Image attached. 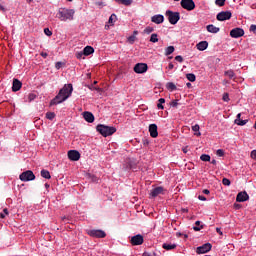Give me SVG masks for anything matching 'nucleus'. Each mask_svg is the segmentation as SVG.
Returning <instances> with one entry per match:
<instances>
[{
    "label": "nucleus",
    "instance_id": "1",
    "mask_svg": "<svg viewBox=\"0 0 256 256\" xmlns=\"http://www.w3.org/2000/svg\"><path fill=\"white\" fill-rule=\"evenodd\" d=\"M73 93V84H64L56 95V97L51 100L50 106L58 105L65 102Z\"/></svg>",
    "mask_w": 256,
    "mask_h": 256
},
{
    "label": "nucleus",
    "instance_id": "2",
    "mask_svg": "<svg viewBox=\"0 0 256 256\" xmlns=\"http://www.w3.org/2000/svg\"><path fill=\"white\" fill-rule=\"evenodd\" d=\"M75 15L74 9L59 8L56 18L61 22L73 21Z\"/></svg>",
    "mask_w": 256,
    "mask_h": 256
},
{
    "label": "nucleus",
    "instance_id": "3",
    "mask_svg": "<svg viewBox=\"0 0 256 256\" xmlns=\"http://www.w3.org/2000/svg\"><path fill=\"white\" fill-rule=\"evenodd\" d=\"M97 132H99L103 137L111 136L117 132L116 127H109L106 125L99 124L96 127Z\"/></svg>",
    "mask_w": 256,
    "mask_h": 256
},
{
    "label": "nucleus",
    "instance_id": "4",
    "mask_svg": "<svg viewBox=\"0 0 256 256\" xmlns=\"http://www.w3.org/2000/svg\"><path fill=\"white\" fill-rule=\"evenodd\" d=\"M87 234L90 237H94L97 239H104L107 237L106 231H104L102 229H90L87 231Z\"/></svg>",
    "mask_w": 256,
    "mask_h": 256
},
{
    "label": "nucleus",
    "instance_id": "5",
    "mask_svg": "<svg viewBox=\"0 0 256 256\" xmlns=\"http://www.w3.org/2000/svg\"><path fill=\"white\" fill-rule=\"evenodd\" d=\"M166 17H168V20L171 25H176L180 20V13L179 12H173L171 10L166 11Z\"/></svg>",
    "mask_w": 256,
    "mask_h": 256
},
{
    "label": "nucleus",
    "instance_id": "6",
    "mask_svg": "<svg viewBox=\"0 0 256 256\" xmlns=\"http://www.w3.org/2000/svg\"><path fill=\"white\" fill-rule=\"evenodd\" d=\"M19 178L22 182H31L36 179V176L33 173V171L27 170V171L21 173Z\"/></svg>",
    "mask_w": 256,
    "mask_h": 256
},
{
    "label": "nucleus",
    "instance_id": "7",
    "mask_svg": "<svg viewBox=\"0 0 256 256\" xmlns=\"http://www.w3.org/2000/svg\"><path fill=\"white\" fill-rule=\"evenodd\" d=\"M232 18V12L231 11H221L216 15V20L218 22H225L229 21Z\"/></svg>",
    "mask_w": 256,
    "mask_h": 256
},
{
    "label": "nucleus",
    "instance_id": "8",
    "mask_svg": "<svg viewBox=\"0 0 256 256\" xmlns=\"http://www.w3.org/2000/svg\"><path fill=\"white\" fill-rule=\"evenodd\" d=\"M181 7L186 11H194L196 4L193 0H182Z\"/></svg>",
    "mask_w": 256,
    "mask_h": 256
},
{
    "label": "nucleus",
    "instance_id": "9",
    "mask_svg": "<svg viewBox=\"0 0 256 256\" xmlns=\"http://www.w3.org/2000/svg\"><path fill=\"white\" fill-rule=\"evenodd\" d=\"M212 250V244L210 242H207L206 244H202V246H198L196 248V254H205Z\"/></svg>",
    "mask_w": 256,
    "mask_h": 256
},
{
    "label": "nucleus",
    "instance_id": "10",
    "mask_svg": "<svg viewBox=\"0 0 256 256\" xmlns=\"http://www.w3.org/2000/svg\"><path fill=\"white\" fill-rule=\"evenodd\" d=\"M245 35V31L242 28H234L230 31V37L234 39L241 38Z\"/></svg>",
    "mask_w": 256,
    "mask_h": 256
},
{
    "label": "nucleus",
    "instance_id": "11",
    "mask_svg": "<svg viewBox=\"0 0 256 256\" xmlns=\"http://www.w3.org/2000/svg\"><path fill=\"white\" fill-rule=\"evenodd\" d=\"M148 66L146 63H137L134 66V72L137 74H143L147 72Z\"/></svg>",
    "mask_w": 256,
    "mask_h": 256
},
{
    "label": "nucleus",
    "instance_id": "12",
    "mask_svg": "<svg viewBox=\"0 0 256 256\" xmlns=\"http://www.w3.org/2000/svg\"><path fill=\"white\" fill-rule=\"evenodd\" d=\"M67 155L70 161H79L81 159V154L77 150H69Z\"/></svg>",
    "mask_w": 256,
    "mask_h": 256
},
{
    "label": "nucleus",
    "instance_id": "13",
    "mask_svg": "<svg viewBox=\"0 0 256 256\" xmlns=\"http://www.w3.org/2000/svg\"><path fill=\"white\" fill-rule=\"evenodd\" d=\"M130 243L133 246L142 245L144 243V238H143V236H141V234H136L135 236H132Z\"/></svg>",
    "mask_w": 256,
    "mask_h": 256
},
{
    "label": "nucleus",
    "instance_id": "14",
    "mask_svg": "<svg viewBox=\"0 0 256 256\" xmlns=\"http://www.w3.org/2000/svg\"><path fill=\"white\" fill-rule=\"evenodd\" d=\"M250 199L249 194L246 191L239 192L236 196V202L243 203Z\"/></svg>",
    "mask_w": 256,
    "mask_h": 256
},
{
    "label": "nucleus",
    "instance_id": "15",
    "mask_svg": "<svg viewBox=\"0 0 256 256\" xmlns=\"http://www.w3.org/2000/svg\"><path fill=\"white\" fill-rule=\"evenodd\" d=\"M165 189L162 186L155 187L151 190L150 196L156 198L159 195H164Z\"/></svg>",
    "mask_w": 256,
    "mask_h": 256
},
{
    "label": "nucleus",
    "instance_id": "16",
    "mask_svg": "<svg viewBox=\"0 0 256 256\" xmlns=\"http://www.w3.org/2000/svg\"><path fill=\"white\" fill-rule=\"evenodd\" d=\"M151 21L156 25H160L164 22V16L161 14L154 15L152 16Z\"/></svg>",
    "mask_w": 256,
    "mask_h": 256
},
{
    "label": "nucleus",
    "instance_id": "17",
    "mask_svg": "<svg viewBox=\"0 0 256 256\" xmlns=\"http://www.w3.org/2000/svg\"><path fill=\"white\" fill-rule=\"evenodd\" d=\"M83 118L85 121H87L88 123H93L95 121V116L93 113L91 112H84L83 113Z\"/></svg>",
    "mask_w": 256,
    "mask_h": 256
},
{
    "label": "nucleus",
    "instance_id": "18",
    "mask_svg": "<svg viewBox=\"0 0 256 256\" xmlns=\"http://www.w3.org/2000/svg\"><path fill=\"white\" fill-rule=\"evenodd\" d=\"M206 31L211 34H217L220 32V28L214 26L213 24H209L206 26Z\"/></svg>",
    "mask_w": 256,
    "mask_h": 256
},
{
    "label": "nucleus",
    "instance_id": "19",
    "mask_svg": "<svg viewBox=\"0 0 256 256\" xmlns=\"http://www.w3.org/2000/svg\"><path fill=\"white\" fill-rule=\"evenodd\" d=\"M149 132L151 137L156 138L158 136V127L156 124H151L149 126Z\"/></svg>",
    "mask_w": 256,
    "mask_h": 256
},
{
    "label": "nucleus",
    "instance_id": "20",
    "mask_svg": "<svg viewBox=\"0 0 256 256\" xmlns=\"http://www.w3.org/2000/svg\"><path fill=\"white\" fill-rule=\"evenodd\" d=\"M21 87H22V82H20V80H17V78H14L12 91L18 92L21 89Z\"/></svg>",
    "mask_w": 256,
    "mask_h": 256
},
{
    "label": "nucleus",
    "instance_id": "21",
    "mask_svg": "<svg viewBox=\"0 0 256 256\" xmlns=\"http://www.w3.org/2000/svg\"><path fill=\"white\" fill-rule=\"evenodd\" d=\"M209 46V43L207 41H200L198 44H196V48H198V51H205Z\"/></svg>",
    "mask_w": 256,
    "mask_h": 256
},
{
    "label": "nucleus",
    "instance_id": "22",
    "mask_svg": "<svg viewBox=\"0 0 256 256\" xmlns=\"http://www.w3.org/2000/svg\"><path fill=\"white\" fill-rule=\"evenodd\" d=\"M95 52V49L92 46H86L83 49L84 56H90Z\"/></svg>",
    "mask_w": 256,
    "mask_h": 256
},
{
    "label": "nucleus",
    "instance_id": "23",
    "mask_svg": "<svg viewBox=\"0 0 256 256\" xmlns=\"http://www.w3.org/2000/svg\"><path fill=\"white\" fill-rule=\"evenodd\" d=\"M224 75L227 76L231 80H235V72L232 69L226 70Z\"/></svg>",
    "mask_w": 256,
    "mask_h": 256
},
{
    "label": "nucleus",
    "instance_id": "24",
    "mask_svg": "<svg viewBox=\"0 0 256 256\" xmlns=\"http://www.w3.org/2000/svg\"><path fill=\"white\" fill-rule=\"evenodd\" d=\"M40 176H42V178L46 179V180H50L51 179V174L48 170H42L40 171Z\"/></svg>",
    "mask_w": 256,
    "mask_h": 256
},
{
    "label": "nucleus",
    "instance_id": "25",
    "mask_svg": "<svg viewBox=\"0 0 256 256\" xmlns=\"http://www.w3.org/2000/svg\"><path fill=\"white\" fill-rule=\"evenodd\" d=\"M162 247H163V249H165L167 251H170V250L176 249L177 244H167V243H165V244H163Z\"/></svg>",
    "mask_w": 256,
    "mask_h": 256
},
{
    "label": "nucleus",
    "instance_id": "26",
    "mask_svg": "<svg viewBox=\"0 0 256 256\" xmlns=\"http://www.w3.org/2000/svg\"><path fill=\"white\" fill-rule=\"evenodd\" d=\"M116 3H119L120 5H125L126 7H129L132 5V0H115Z\"/></svg>",
    "mask_w": 256,
    "mask_h": 256
},
{
    "label": "nucleus",
    "instance_id": "27",
    "mask_svg": "<svg viewBox=\"0 0 256 256\" xmlns=\"http://www.w3.org/2000/svg\"><path fill=\"white\" fill-rule=\"evenodd\" d=\"M115 22H117V15L112 14V15L109 17V19H108V24H109L110 26H113V25H115Z\"/></svg>",
    "mask_w": 256,
    "mask_h": 256
},
{
    "label": "nucleus",
    "instance_id": "28",
    "mask_svg": "<svg viewBox=\"0 0 256 256\" xmlns=\"http://www.w3.org/2000/svg\"><path fill=\"white\" fill-rule=\"evenodd\" d=\"M175 51V48L174 46H168L166 49H165V56H170L171 54H173Z\"/></svg>",
    "mask_w": 256,
    "mask_h": 256
},
{
    "label": "nucleus",
    "instance_id": "29",
    "mask_svg": "<svg viewBox=\"0 0 256 256\" xmlns=\"http://www.w3.org/2000/svg\"><path fill=\"white\" fill-rule=\"evenodd\" d=\"M186 79L190 82H195L196 81V75L194 73H188L186 74Z\"/></svg>",
    "mask_w": 256,
    "mask_h": 256
},
{
    "label": "nucleus",
    "instance_id": "30",
    "mask_svg": "<svg viewBox=\"0 0 256 256\" xmlns=\"http://www.w3.org/2000/svg\"><path fill=\"white\" fill-rule=\"evenodd\" d=\"M192 131L196 132V133H194V135L201 136V133L199 132L200 131V126L198 124L192 126Z\"/></svg>",
    "mask_w": 256,
    "mask_h": 256
},
{
    "label": "nucleus",
    "instance_id": "31",
    "mask_svg": "<svg viewBox=\"0 0 256 256\" xmlns=\"http://www.w3.org/2000/svg\"><path fill=\"white\" fill-rule=\"evenodd\" d=\"M167 89L170 91H175L177 89V86L176 84H174V82H168Z\"/></svg>",
    "mask_w": 256,
    "mask_h": 256
},
{
    "label": "nucleus",
    "instance_id": "32",
    "mask_svg": "<svg viewBox=\"0 0 256 256\" xmlns=\"http://www.w3.org/2000/svg\"><path fill=\"white\" fill-rule=\"evenodd\" d=\"M200 161H205V162L211 161V156L208 155V154H202V155L200 156Z\"/></svg>",
    "mask_w": 256,
    "mask_h": 256
},
{
    "label": "nucleus",
    "instance_id": "33",
    "mask_svg": "<svg viewBox=\"0 0 256 256\" xmlns=\"http://www.w3.org/2000/svg\"><path fill=\"white\" fill-rule=\"evenodd\" d=\"M159 40H158V35L156 33H153L151 35V38H150V42L151 43H157Z\"/></svg>",
    "mask_w": 256,
    "mask_h": 256
},
{
    "label": "nucleus",
    "instance_id": "34",
    "mask_svg": "<svg viewBox=\"0 0 256 256\" xmlns=\"http://www.w3.org/2000/svg\"><path fill=\"white\" fill-rule=\"evenodd\" d=\"M56 117V114L53 112L46 113V119L53 120Z\"/></svg>",
    "mask_w": 256,
    "mask_h": 256
},
{
    "label": "nucleus",
    "instance_id": "35",
    "mask_svg": "<svg viewBox=\"0 0 256 256\" xmlns=\"http://www.w3.org/2000/svg\"><path fill=\"white\" fill-rule=\"evenodd\" d=\"M222 184H223V186L229 187V186H231V181L228 178H223Z\"/></svg>",
    "mask_w": 256,
    "mask_h": 256
},
{
    "label": "nucleus",
    "instance_id": "36",
    "mask_svg": "<svg viewBox=\"0 0 256 256\" xmlns=\"http://www.w3.org/2000/svg\"><path fill=\"white\" fill-rule=\"evenodd\" d=\"M226 0H215V5L218 7H224Z\"/></svg>",
    "mask_w": 256,
    "mask_h": 256
},
{
    "label": "nucleus",
    "instance_id": "37",
    "mask_svg": "<svg viewBox=\"0 0 256 256\" xmlns=\"http://www.w3.org/2000/svg\"><path fill=\"white\" fill-rule=\"evenodd\" d=\"M83 56H85L84 51L76 52V54H75V57H76L78 60H81V59L83 58Z\"/></svg>",
    "mask_w": 256,
    "mask_h": 256
},
{
    "label": "nucleus",
    "instance_id": "38",
    "mask_svg": "<svg viewBox=\"0 0 256 256\" xmlns=\"http://www.w3.org/2000/svg\"><path fill=\"white\" fill-rule=\"evenodd\" d=\"M136 41V36L135 35H131L128 37V43L133 45L134 42Z\"/></svg>",
    "mask_w": 256,
    "mask_h": 256
},
{
    "label": "nucleus",
    "instance_id": "39",
    "mask_svg": "<svg viewBox=\"0 0 256 256\" xmlns=\"http://www.w3.org/2000/svg\"><path fill=\"white\" fill-rule=\"evenodd\" d=\"M153 31H154V28L148 26V27L145 28L144 33L147 34V35H149V34H151Z\"/></svg>",
    "mask_w": 256,
    "mask_h": 256
},
{
    "label": "nucleus",
    "instance_id": "40",
    "mask_svg": "<svg viewBox=\"0 0 256 256\" xmlns=\"http://www.w3.org/2000/svg\"><path fill=\"white\" fill-rule=\"evenodd\" d=\"M44 34L47 37H51L53 35L52 31L49 28H44Z\"/></svg>",
    "mask_w": 256,
    "mask_h": 256
},
{
    "label": "nucleus",
    "instance_id": "41",
    "mask_svg": "<svg viewBox=\"0 0 256 256\" xmlns=\"http://www.w3.org/2000/svg\"><path fill=\"white\" fill-rule=\"evenodd\" d=\"M216 155H217V157H224L225 152H224V150H222V149H218V150L216 151Z\"/></svg>",
    "mask_w": 256,
    "mask_h": 256
},
{
    "label": "nucleus",
    "instance_id": "42",
    "mask_svg": "<svg viewBox=\"0 0 256 256\" xmlns=\"http://www.w3.org/2000/svg\"><path fill=\"white\" fill-rule=\"evenodd\" d=\"M248 121L249 120H242V119H240L237 123H235V124H237V125H239V126H244V125H246L247 123H248Z\"/></svg>",
    "mask_w": 256,
    "mask_h": 256
},
{
    "label": "nucleus",
    "instance_id": "43",
    "mask_svg": "<svg viewBox=\"0 0 256 256\" xmlns=\"http://www.w3.org/2000/svg\"><path fill=\"white\" fill-rule=\"evenodd\" d=\"M3 212H4V213H0V218H1V219H4V218H5V216L9 214V212H8V209H7V208H4V209H3Z\"/></svg>",
    "mask_w": 256,
    "mask_h": 256
},
{
    "label": "nucleus",
    "instance_id": "44",
    "mask_svg": "<svg viewBox=\"0 0 256 256\" xmlns=\"http://www.w3.org/2000/svg\"><path fill=\"white\" fill-rule=\"evenodd\" d=\"M222 100L224 102H229L230 101V97H229V94L227 92L225 94H223Z\"/></svg>",
    "mask_w": 256,
    "mask_h": 256
},
{
    "label": "nucleus",
    "instance_id": "45",
    "mask_svg": "<svg viewBox=\"0 0 256 256\" xmlns=\"http://www.w3.org/2000/svg\"><path fill=\"white\" fill-rule=\"evenodd\" d=\"M63 66V63L61 61H58L55 63V69L56 70H60Z\"/></svg>",
    "mask_w": 256,
    "mask_h": 256
},
{
    "label": "nucleus",
    "instance_id": "46",
    "mask_svg": "<svg viewBox=\"0 0 256 256\" xmlns=\"http://www.w3.org/2000/svg\"><path fill=\"white\" fill-rule=\"evenodd\" d=\"M90 179H91V181H92L93 183H98V182H99V178H98L97 176H95V175H91V176H90Z\"/></svg>",
    "mask_w": 256,
    "mask_h": 256
},
{
    "label": "nucleus",
    "instance_id": "47",
    "mask_svg": "<svg viewBox=\"0 0 256 256\" xmlns=\"http://www.w3.org/2000/svg\"><path fill=\"white\" fill-rule=\"evenodd\" d=\"M175 60H176L177 62H179V63H182V62L184 61V59H183V57H182L181 55H177V56L175 57Z\"/></svg>",
    "mask_w": 256,
    "mask_h": 256
},
{
    "label": "nucleus",
    "instance_id": "48",
    "mask_svg": "<svg viewBox=\"0 0 256 256\" xmlns=\"http://www.w3.org/2000/svg\"><path fill=\"white\" fill-rule=\"evenodd\" d=\"M249 31L252 32V33H256V25L255 24H252L249 28Z\"/></svg>",
    "mask_w": 256,
    "mask_h": 256
},
{
    "label": "nucleus",
    "instance_id": "49",
    "mask_svg": "<svg viewBox=\"0 0 256 256\" xmlns=\"http://www.w3.org/2000/svg\"><path fill=\"white\" fill-rule=\"evenodd\" d=\"M241 116H242L241 113L237 114V117H236V119L234 121L235 124L238 123L241 120Z\"/></svg>",
    "mask_w": 256,
    "mask_h": 256
},
{
    "label": "nucleus",
    "instance_id": "50",
    "mask_svg": "<svg viewBox=\"0 0 256 256\" xmlns=\"http://www.w3.org/2000/svg\"><path fill=\"white\" fill-rule=\"evenodd\" d=\"M198 200L199 201H207V198L203 195H198Z\"/></svg>",
    "mask_w": 256,
    "mask_h": 256
},
{
    "label": "nucleus",
    "instance_id": "51",
    "mask_svg": "<svg viewBox=\"0 0 256 256\" xmlns=\"http://www.w3.org/2000/svg\"><path fill=\"white\" fill-rule=\"evenodd\" d=\"M36 97H37V96H36L35 94H30V95H29V100H30V102H31V101H34V100L36 99Z\"/></svg>",
    "mask_w": 256,
    "mask_h": 256
},
{
    "label": "nucleus",
    "instance_id": "52",
    "mask_svg": "<svg viewBox=\"0 0 256 256\" xmlns=\"http://www.w3.org/2000/svg\"><path fill=\"white\" fill-rule=\"evenodd\" d=\"M172 107H174V108H177V106H178V101L177 100H174L173 102H171V104H170Z\"/></svg>",
    "mask_w": 256,
    "mask_h": 256
},
{
    "label": "nucleus",
    "instance_id": "53",
    "mask_svg": "<svg viewBox=\"0 0 256 256\" xmlns=\"http://www.w3.org/2000/svg\"><path fill=\"white\" fill-rule=\"evenodd\" d=\"M203 228H204L203 225H200V227L199 226H194V231H200Z\"/></svg>",
    "mask_w": 256,
    "mask_h": 256
},
{
    "label": "nucleus",
    "instance_id": "54",
    "mask_svg": "<svg viewBox=\"0 0 256 256\" xmlns=\"http://www.w3.org/2000/svg\"><path fill=\"white\" fill-rule=\"evenodd\" d=\"M251 158H253L256 161V150H253L251 152Z\"/></svg>",
    "mask_w": 256,
    "mask_h": 256
},
{
    "label": "nucleus",
    "instance_id": "55",
    "mask_svg": "<svg viewBox=\"0 0 256 256\" xmlns=\"http://www.w3.org/2000/svg\"><path fill=\"white\" fill-rule=\"evenodd\" d=\"M95 5H97V7H104V2H96Z\"/></svg>",
    "mask_w": 256,
    "mask_h": 256
},
{
    "label": "nucleus",
    "instance_id": "56",
    "mask_svg": "<svg viewBox=\"0 0 256 256\" xmlns=\"http://www.w3.org/2000/svg\"><path fill=\"white\" fill-rule=\"evenodd\" d=\"M156 254L155 253H148V252H145L143 254V256H155Z\"/></svg>",
    "mask_w": 256,
    "mask_h": 256
},
{
    "label": "nucleus",
    "instance_id": "57",
    "mask_svg": "<svg viewBox=\"0 0 256 256\" xmlns=\"http://www.w3.org/2000/svg\"><path fill=\"white\" fill-rule=\"evenodd\" d=\"M143 144L144 146H148L149 145V140L148 139H143Z\"/></svg>",
    "mask_w": 256,
    "mask_h": 256
},
{
    "label": "nucleus",
    "instance_id": "58",
    "mask_svg": "<svg viewBox=\"0 0 256 256\" xmlns=\"http://www.w3.org/2000/svg\"><path fill=\"white\" fill-rule=\"evenodd\" d=\"M62 221L65 222V223H68L69 222V217H66V216L62 217Z\"/></svg>",
    "mask_w": 256,
    "mask_h": 256
},
{
    "label": "nucleus",
    "instance_id": "59",
    "mask_svg": "<svg viewBox=\"0 0 256 256\" xmlns=\"http://www.w3.org/2000/svg\"><path fill=\"white\" fill-rule=\"evenodd\" d=\"M202 193H203L204 195H209V194H210V190L204 189V190L202 191Z\"/></svg>",
    "mask_w": 256,
    "mask_h": 256
},
{
    "label": "nucleus",
    "instance_id": "60",
    "mask_svg": "<svg viewBox=\"0 0 256 256\" xmlns=\"http://www.w3.org/2000/svg\"><path fill=\"white\" fill-rule=\"evenodd\" d=\"M157 107H158V109H161V110H163V109H164L163 104H162V103H160V102L158 103Z\"/></svg>",
    "mask_w": 256,
    "mask_h": 256
},
{
    "label": "nucleus",
    "instance_id": "61",
    "mask_svg": "<svg viewBox=\"0 0 256 256\" xmlns=\"http://www.w3.org/2000/svg\"><path fill=\"white\" fill-rule=\"evenodd\" d=\"M168 68H169V70H173L174 64L172 62H170L169 65H168Z\"/></svg>",
    "mask_w": 256,
    "mask_h": 256
},
{
    "label": "nucleus",
    "instance_id": "62",
    "mask_svg": "<svg viewBox=\"0 0 256 256\" xmlns=\"http://www.w3.org/2000/svg\"><path fill=\"white\" fill-rule=\"evenodd\" d=\"M188 148H189V146L184 147V148L182 149V150H183V152H184V153H187V152L189 151V149H188Z\"/></svg>",
    "mask_w": 256,
    "mask_h": 256
},
{
    "label": "nucleus",
    "instance_id": "63",
    "mask_svg": "<svg viewBox=\"0 0 256 256\" xmlns=\"http://www.w3.org/2000/svg\"><path fill=\"white\" fill-rule=\"evenodd\" d=\"M42 57H43V58H47V57H48L47 52H42Z\"/></svg>",
    "mask_w": 256,
    "mask_h": 256
},
{
    "label": "nucleus",
    "instance_id": "64",
    "mask_svg": "<svg viewBox=\"0 0 256 256\" xmlns=\"http://www.w3.org/2000/svg\"><path fill=\"white\" fill-rule=\"evenodd\" d=\"M158 102L161 103V104H164V103H165V99H164V98H161V99H159Z\"/></svg>",
    "mask_w": 256,
    "mask_h": 256
}]
</instances>
